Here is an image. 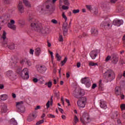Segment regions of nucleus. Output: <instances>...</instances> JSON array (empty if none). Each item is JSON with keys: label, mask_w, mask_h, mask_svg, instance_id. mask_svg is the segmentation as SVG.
I'll list each match as a JSON object with an SVG mask.
<instances>
[{"label": "nucleus", "mask_w": 125, "mask_h": 125, "mask_svg": "<svg viewBox=\"0 0 125 125\" xmlns=\"http://www.w3.org/2000/svg\"><path fill=\"white\" fill-rule=\"evenodd\" d=\"M65 102H66V103H67L68 106L71 105V104H70V101H69V100L65 99Z\"/></svg>", "instance_id": "13d9d810"}, {"label": "nucleus", "mask_w": 125, "mask_h": 125, "mask_svg": "<svg viewBox=\"0 0 125 125\" xmlns=\"http://www.w3.org/2000/svg\"><path fill=\"white\" fill-rule=\"evenodd\" d=\"M38 10L39 11V12H40V13H43V7H42V6H39L38 7Z\"/></svg>", "instance_id": "72a5a7b5"}, {"label": "nucleus", "mask_w": 125, "mask_h": 125, "mask_svg": "<svg viewBox=\"0 0 125 125\" xmlns=\"http://www.w3.org/2000/svg\"><path fill=\"white\" fill-rule=\"evenodd\" d=\"M49 53L51 55V61L52 62H53V59H54V57L53 56V52L49 51Z\"/></svg>", "instance_id": "e433bc0d"}, {"label": "nucleus", "mask_w": 125, "mask_h": 125, "mask_svg": "<svg viewBox=\"0 0 125 125\" xmlns=\"http://www.w3.org/2000/svg\"><path fill=\"white\" fill-rule=\"evenodd\" d=\"M122 77H123V74H119L117 77V80H121V79H122Z\"/></svg>", "instance_id": "3c124183"}, {"label": "nucleus", "mask_w": 125, "mask_h": 125, "mask_svg": "<svg viewBox=\"0 0 125 125\" xmlns=\"http://www.w3.org/2000/svg\"><path fill=\"white\" fill-rule=\"evenodd\" d=\"M37 118V114L36 113H33L29 114L27 118V121L28 122H32Z\"/></svg>", "instance_id": "dca6fc26"}, {"label": "nucleus", "mask_w": 125, "mask_h": 125, "mask_svg": "<svg viewBox=\"0 0 125 125\" xmlns=\"http://www.w3.org/2000/svg\"><path fill=\"white\" fill-rule=\"evenodd\" d=\"M50 104V101H48L46 104L47 109H48V108H49Z\"/></svg>", "instance_id": "5fc2aeb1"}, {"label": "nucleus", "mask_w": 125, "mask_h": 125, "mask_svg": "<svg viewBox=\"0 0 125 125\" xmlns=\"http://www.w3.org/2000/svg\"><path fill=\"white\" fill-rule=\"evenodd\" d=\"M25 64H27L28 67H30L32 65V62H31V61L29 60H26L25 62Z\"/></svg>", "instance_id": "f704fd0d"}, {"label": "nucleus", "mask_w": 125, "mask_h": 125, "mask_svg": "<svg viewBox=\"0 0 125 125\" xmlns=\"http://www.w3.org/2000/svg\"><path fill=\"white\" fill-rule=\"evenodd\" d=\"M10 1H11V0H4V3L5 4H9V3H10Z\"/></svg>", "instance_id": "09e8293b"}, {"label": "nucleus", "mask_w": 125, "mask_h": 125, "mask_svg": "<svg viewBox=\"0 0 125 125\" xmlns=\"http://www.w3.org/2000/svg\"><path fill=\"white\" fill-rule=\"evenodd\" d=\"M48 118H55V116L52 114H49L48 115Z\"/></svg>", "instance_id": "052dcab7"}, {"label": "nucleus", "mask_w": 125, "mask_h": 125, "mask_svg": "<svg viewBox=\"0 0 125 125\" xmlns=\"http://www.w3.org/2000/svg\"><path fill=\"white\" fill-rule=\"evenodd\" d=\"M36 68L39 73H44L46 71V67L42 65H37Z\"/></svg>", "instance_id": "ddd939ff"}, {"label": "nucleus", "mask_w": 125, "mask_h": 125, "mask_svg": "<svg viewBox=\"0 0 125 125\" xmlns=\"http://www.w3.org/2000/svg\"><path fill=\"white\" fill-rule=\"evenodd\" d=\"M16 72L18 74L20 75L21 77L23 80H28L29 78V70H28V68H25L22 71L21 67H17Z\"/></svg>", "instance_id": "f03ea898"}, {"label": "nucleus", "mask_w": 125, "mask_h": 125, "mask_svg": "<svg viewBox=\"0 0 125 125\" xmlns=\"http://www.w3.org/2000/svg\"><path fill=\"white\" fill-rule=\"evenodd\" d=\"M5 75L11 80H15L16 79V74H15L13 71L9 70L5 72Z\"/></svg>", "instance_id": "1a4fd4ad"}, {"label": "nucleus", "mask_w": 125, "mask_h": 125, "mask_svg": "<svg viewBox=\"0 0 125 125\" xmlns=\"http://www.w3.org/2000/svg\"><path fill=\"white\" fill-rule=\"evenodd\" d=\"M47 85L48 87L50 88L52 85V83L51 82H49L48 83H45V85Z\"/></svg>", "instance_id": "a19ab883"}, {"label": "nucleus", "mask_w": 125, "mask_h": 125, "mask_svg": "<svg viewBox=\"0 0 125 125\" xmlns=\"http://www.w3.org/2000/svg\"><path fill=\"white\" fill-rule=\"evenodd\" d=\"M115 94L120 96L121 99H125V96L124 94H122V88L120 86H116L115 88Z\"/></svg>", "instance_id": "6e6552de"}, {"label": "nucleus", "mask_w": 125, "mask_h": 125, "mask_svg": "<svg viewBox=\"0 0 125 125\" xmlns=\"http://www.w3.org/2000/svg\"><path fill=\"white\" fill-rule=\"evenodd\" d=\"M6 32H5V31H3V34L1 37V39H2L3 40V42H7L6 41H5V40L7 39L6 38Z\"/></svg>", "instance_id": "bb28decb"}, {"label": "nucleus", "mask_w": 125, "mask_h": 125, "mask_svg": "<svg viewBox=\"0 0 125 125\" xmlns=\"http://www.w3.org/2000/svg\"><path fill=\"white\" fill-rule=\"evenodd\" d=\"M116 1H118V0H110L111 3H115Z\"/></svg>", "instance_id": "774afa93"}, {"label": "nucleus", "mask_w": 125, "mask_h": 125, "mask_svg": "<svg viewBox=\"0 0 125 125\" xmlns=\"http://www.w3.org/2000/svg\"><path fill=\"white\" fill-rule=\"evenodd\" d=\"M113 24L115 26H117V27H120L121 25L124 24V21L122 20L115 19L113 21Z\"/></svg>", "instance_id": "4468645a"}, {"label": "nucleus", "mask_w": 125, "mask_h": 125, "mask_svg": "<svg viewBox=\"0 0 125 125\" xmlns=\"http://www.w3.org/2000/svg\"><path fill=\"white\" fill-rule=\"evenodd\" d=\"M62 18L65 20L64 22H67V18L66 15H65L64 13H62Z\"/></svg>", "instance_id": "ea45409f"}, {"label": "nucleus", "mask_w": 125, "mask_h": 125, "mask_svg": "<svg viewBox=\"0 0 125 125\" xmlns=\"http://www.w3.org/2000/svg\"><path fill=\"white\" fill-rule=\"evenodd\" d=\"M42 51V50L41 49V48H37L35 49V55L36 56H39L41 54V52Z\"/></svg>", "instance_id": "a878e982"}, {"label": "nucleus", "mask_w": 125, "mask_h": 125, "mask_svg": "<svg viewBox=\"0 0 125 125\" xmlns=\"http://www.w3.org/2000/svg\"><path fill=\"white\" fill-rule=\"evenodd\" d=\"M10 124L13 125H17L18 124L17 122L16 121V120H15L14 118H12V119H11Z\"/></svg>", "instance_id": "c756f323"}, {"label": "nucleus", "mask_w": 125, "mask_h": 125, "mask_svg": "<svg viewBox=\"0 0 125 125\" xmlns=\"http://www.w3.org/2000/svg\"><path fill=\"white\" fill-rule=\"evenodd\" d=\"M29 53L31 55H34V50H33L32 49H30L29 51Z\"/></svg>", "instance_id": "6e6d98bb"}, {"label": "nucleus", "mask_w": 125, "mask_h": 125, "mask_svg": "<svg viewBox=\"0 0 125 125\" xmlns=\"http://www.w3.org/2000/svg\"><path fill=\"white\" fill-rule=\"evenodd\" d=\"M46 7L47 9H49V11L51 12H53V11H54V7L53 6L50 7L49 5H47L46 6Z\"/></svg>", "instance_id": "c85d7f7f"}, {"label": "nucleus", "mask_w": 125, "mask_h": 125, "mask_svg": "<svg viewBox=\"0 0 125 125\" xmlns=\"http://www.w3.org/2000/svg\"><path fill=\"white\" fill-rule=\"evenodd\" d=\"M81 82L82 83H84V84H85V85H86L88 88L90 87V86L91 85V82L88 77L82 78Z\"/></svg>", "instance_id": "0eeeda50"}, {"label": "nucleus", "mask_w": 125, "mask_h": 125, "mask_svg": "<svg viewBox=\"0 0 125 125\" xmlns=\"http://www.w3.org/2000/svg\"><path fill=\"white\" fill-rule=\"evenodd\" d=\"M110 59H111V56H108L106 58V59H105V61L108 62V61H109V60H110Z\"/></svg>", "instance_id": "4d7b16f0"}, {"label": "nucleus", "mask_w": 125, "mask_h": 125, "mask_svg": "<svg viewBox=\"0 0 125 125\" xmlns=\"http://www.w3.org/2000/svg\"><path fill=\"white\" fill-rule=\"evenodd\" d=\"M87 36V34L85 33H83V35H80L79 36V39H82V38H84V37H86Z\"/></svg>", "instance_id": "c03bdc74"}, {"label": "nucleus", "mask_w": 125, "mask_h": 125, "mask_svg": "<svg viewBox=\"0 0 125 125\" xmlns=\"http://www.w3.org/2000/svg\"><path fill=\"white\" fill-rule=\"evenodd\" d=\"M15 21L13 20H11L10 22L7 24L8 27L13 31H15L16 30V25H15Z\"/></svg>", "instance_id": "9b49d317"}, {"label": "nucleus", "mask_w": 125, "mask_h": 125, "mask_svg": "<svg viewBox=\"0 0 125 125\" xmlns=\"http://www.w3.org/2000/svg\"><path fill=\"white\" fill-rule=\"evenodd\" d=\"M68 23L67 22H64L62 25V31L64 36L66 35L68 32Z\"/></svg>", "instance_id": "2eb2a0df"}, {"label": "nucleus", "mask_w": 125, "mask_h": 125, "mask_svg": "<svg viewBox=\"0 0 125 125\" xmlns=\"http://www.w3.org/2000/svg\"><path fill=\"white\" fill-rule=\"evenodd\" d=\"M79 12H80V10L79 9L73 10V13H74V14H77V13H79Z\"/></svg>", "instance_id": "603ef678"}, {"label": "nucleus", "mask_w": 125, "mask_h": 125, "mask_svg": "<svg viewBox=\"0 0 125 125\" xmlns=\"http://www.w3.org/2000/svg\"><path fill=\"white\" fill-rule=\"evenodd\" d=\"M100 53V50H95L92 51L90 53L89 55L92 59H95L96 58V56H97V54Z\"/></svg>", "instance_id": "f8f14e48"}, {"label": "nucleus", "mask_w": 125, "mask_h": 125, "mask_svg": "<svg viewBox=\"0 0 125 125\" xmlns=\"http://www.w3.org/2000/svg\"><path fill=\"white\" fill-rule=\"evenodd\" d=\"M74 122L75 124H77V123H79V118H78V117H77V115L74 116Z\"/></svg>", "instance_id": "c9c22d12"}, {"label": "nucleus", "mask_w": 125, "mask_h": 125, "mask_svg": "<svg viewBox=\"0 0 125 125\" xmlns=\"http://www.w3.org/2000/svg\"><path fill=\"white\" fill-rule=\"evenodd\" d=\"M63 1H64V4L65 5H70V3L68 1V0H63Z\"/></svg>", "instance_id": "8fccbe9b"}, {"label": "nucleus", "mask_w": 125, "mask_h": 125, "mask_svg": "<svg viewBox=\"0 0 125 125\" xmlns=\"http://www.w3.org/2000/svg\"><path fill=\"white\" fill-rule=\"evenodd\" d=\"M26 60H22L21 61L20 63L21 64H23L24 63H26Z\"/></svg>", "instance_id": "bf43d9fd"}, {"label": "nucleus", "mask_w": 125, "mask_h": 125, "mask_svg": "<svg viewBox=\"0 0 125 125\" xmlns=\"http://www.w3.org/2000/svg\"><path fill=\"white\" fill-rule=\"evenodd\" d=\"M105 75L110 82L115 79V73L111 69L107 70V71L105 72Z\"/></svg>", "instance_id": "20e7f679"}, {"label": "nucleus", "mask_w": 125, "mask_h": 125, "mask_svg": "<svg viewBox=\"0 0 125 125\" xmlns=\"http://www.w3.org/2000/svg\"><path fill=\"white\" fill-rule=\"evenodd\" d=\"M89 116L88 115V113H84L83 114L82 118H81V121L83 124H88L89 122Z\"/></svg>", "instance_id": "423d86ee"}, {"label": "nucleus", "mask_w": 125, "mask_h": 125, "mask_svg": "<svg viewBox=\"0 0 125 125\" xmlns=\"http://www.w3.org/2000/svg\"><path fill=\"white\" fill-rule=\"evenodd\" d=\"M111 58L112 63H113L114 64H117L118 61V57H117V56L115 54H113L111 55Z\"/></svg>", "instance_id": "412c9836"}, {"label": "nucleus", "mask_w": 125, "mask_h": 125, "mask_svg": "<svg viewBox=\"0 0 125 125\" xmlns=\"http://www.w3.org/2000/svg\"><path fill=\"white\" fill-rule=\"evenodd\" d=\"M86 7L87 9H88V10H89L90 11H91V10H92V8L91 7V5H86Z\"/></svg>", "instance_id": "37998d69"}, {"label": "nucleus", "mask_w": 125, "mask_h": 125, "mask_svg": "<svg viewBox=\"0 0 125 125\" xmlns=\"http://www.w3.org/2000/svg\"><path fill=\"white\" fill-rule=\"evenodd\" d=\"M56 58H57V60L58 61H60L61 60V59L62 58V57H61L60 55H59V54L56 53Z\"/></svg>", "instance_id": "2f4dec72"}, {"label": "nucleus", "mask_w": 125, "mask_h": 125, "mask_svg": "<svg viewBox=\"0 0 125 125\" xmlns=\"http://www.w3.org/2000/svg\"><path fill=\"white\" fill-rule=\"evenodd\" d=\"M7 111V106L6 104H3L1 105V112L2 113H6Z\"/></svg>", "instance_id": "4be33fe9"}, {"label": "nucleus", "mask_w": 125, "mask_h": 125, "mask_svg": "<svg viewBox=\"0 0 125 125\" xmlns=\"http://www.w3.org/2000/svg\"><path fill=\"white\" fill-rule=\"evenodd\" d=\"M23 2L26 7H31V3L27 0H23Z\"/></svg>", "instance_id": "cd10ccee"}, {"label": "nucleus", "mask_w": 125, "mask_h": 125, "mask_svg": "<svg viewBox=\"0 0 125 125\" xmlns=\"http://www.w3.org/2000/svg\"><path fill=\"white\" fill-rule=\"evenodd\" d=\"M96 86H97V85H96V84L94 83L92 85V89H94V88H95V87H96Z\"/></svg>", "instance_id": "338daca9"}, {"label": "nucleus", "mask_w": 125, "mask_h": 125, "mask_svg": "<svg viewBox=\"0 0 125 125\" xmlns=\"http://www.w3.org/2000/svg\"><path fill=\"white\" fill-rule=\"evenodd\" d=\"M59 42H63V37L61 34H59Z\"/></svg>", "instance_id": "a18cd8bd"}, {"label": "nucleus", "mask_w": 125, "mask_h": 125, "mask_svg": "<svg viewBox=\"0 0 125 125\" xmlns=\"http://www.w3.org/2000/svg\"><path fill=\"white\" fill-rule=\"evenodd\" d=\"M18 8L19 11V12H20V13H23L24 12V6H23V4H22V2H21V1L19 2Z\"/></svg>", "instance_id": "a211bd4d"}, {"label": "nucleus", "mask_w": 125, "mask_h": 125, "mask_svg": "<svg viewBox=\"0 0 125 125\" xmlns=\"http://www.w3.org/2000/svg\"><path fill=\"white\" fill-rule=\"evenodd\" d=\"M120 108L122 111H124L125 110V104H123L120 105Z\"/></svg>", "instance_id": "4c0bfd02"}, {"label": "nucleus", "mask_w": 125, "mask_h": 125, "mask_svg": "<svg viewBox=\"0 0 125 125\" xmlns=\"http://www.w3.org/2000/svg\"><path fill=\"white\" fill-rule=\"evenodd\" d=\"M89 66H96V65H97V63H94L92 62H89Z\"/></svg>", "instance_id": "58836bf2"}, {"label": "nucleus", "mask_w": 125, "mask_h": 125, "mask_svg": "<svg viewBox=\"0 0 125 125\" xmlns=\"http://www.w3.org/2000/svg\"><path fill=\"white\" fill-rule=\"evenodd\" d=\"M1 19H3V17H0V21H1L2 23H4L5 21L6 22L9 21V17H8L7 16H6L4 19V20H1Z\"/></svg>", "instance_id": "5701e85b"}, {"label": "nucleus", "mask_w": 125, "mask_h": 125, "mask_svg": "<svg viewBox=\"0 0 125 125\" xmlns=\"http://www.w3.org/2000/svg\"><path fill=\"white\" fill-rule=\"evenodd\" d=\"M119 115V113L115 112L114 113V117H112V119H116L117 118V117H118V115Z\"/></svg>", "instance_id": "49530a36"}, {"label": "nucleus", "mask_w": 125, "mask_h": 125, "mask_svg": "<svg viewBox=\"0 0 125 125\" xmlns=\"http://www.w3.org/2000/svg\"><path fill=\"white\" fill-rule=\"evenodd\" d=\"M34 83H38L39 80L37 78H34L33 80Z\"/></svg>", "instance_id": "69168bd1"}, {"label": "nucleus", "mask_w": 125, "mask_h": 125, "mask_svg": "<svg viewBox=\"0 0 125 125\" xmlns=\"http://www.w3.org/2000/svg\"><path fill=\"white\" fill-rule=\"evenodd\" d=\"M67 60H68V58H67V57H65L64 60L61 62L62 66H64L65 63L67 62Z\"/></svg>", "instance_id": "473e14b6"}, {"label": "nucleus", "mask_w": 125, "mask_h": 125, "mask_svg": "<svg viewBox=\"0 0 125 125\" xmlns=\"http://www.w3.org/2000/svg\"><path fill=\"white\" fill-rule=\"evenodd\" d=\"M7 99V95L3 94L0 96V101H5Z\"/></svg>", "instance_id": "b1692460"}, {"label": "nucleus", "mask_w": 125, "mask_h": 125, "mask_svg": "<svg viewBox=\"0 0 125 125\" xmlns=\"http://www.w3.org/2000/svg\"><path fill=\"white\" fill-rule=\"evenodd\" d=\"M51 22L52 23H53V24H57L58 22L56 21V20L53 19L51 21Z\"/></svg>", "instance_id": "864d4df0"}, {"label": "nucleus", "mask_w": 125, "mask_h": 125, "mask_svg": "<svg viewBox=\"0 0 125 125\" xmlns=\"http://www.w3.org/2000/svg\"><path fill=\"white\" fill-rule=\"evenodd\" d=\"M83 94H84V93L83 92V89L79 88V89H76L75 90L74 96L76 98H79V97H80V96H81L82 95H83Z\"/></svg>", "instance_id": "9d476101"}, {"label": "nucleus", "mask_w": 125, "mask_h": 125, "mask_svg": "<svg viewBox=\"0 0 125 125\" xmlns=\"http://www.w3.org/2000/svg\"><path fill=\"white\" fill-rule=\"evenodd\" d=\"M4 88V85L2 84H0V89H3Z\"/></svg>", "instance_id": "0e129e2a"}, {"label": "nucleus", "mask_w": 125, "mask_h": 125, "mask_svg": "<svg viewBox=\"0 0 125 125\" xmlns=\"http://www.w3.org/2000/svg\"><path fill=\"white\" fill-rule=\"evenodd\" d=\"M99 86H100V87H101V86H102V80H100L99 82Z\"/></svg>", "instance_id": "680f3d73"}, {"label": "nucleus", "mask_w": 125, "mask_h": 125, "mask_svg": "<svg viewBox=\"0 0 125 125\" xmlns=\"http://www.w3.org/2000/svg\"><path fill=\"white\" fill-rule=\"evenodd\" d=\"M101 26L104 28V29H109L110 28V23L108 22L103 21L101 23Z\"/></svg>", "instance_id": "6ab92c4d"}, {"label": "nucleus", "mask_w": 125, "mask_h": 125, "mask_svg": "<svg viewBox=\"0 0 125 125\" xmlns=\"http://www.w3.org/2000/svg\"><path fill=\"white\" fill-rule=\"evenodd\" d=\"M28 21L31 23V27L34 31H37L42 34H47L48 28L45 27H42V26H41V24L39 23V22L34 18V17L29 16Z\"/></svg>", "instance_id": "f257e3e1"}, {"label": "nucleus", "mask_w": 125, "mask_h": 125, "mask_svg": "<svg viewBox=\"0 0 125 125\" xmlns=\"http://www.w3.org/2000/svg\"><path fill=\"white\" fill-rule=\"evenodd\" d=\"M91 34H92L94 36H97L98 34V31H97V29L93 27L91 30Z\"/></svg>", "instance_id": "393cba45"}, {"label": "nucleus", "mask_w": 125, "mask_h": 125, "mask_svg": "<svg viewBox=\"0 0 125 125\" xmlns=\"http://www.w3.org/2000/svg\"><path fill=\"white\" fill-rule=\"evenodd\" d=\"M23 104V101L16 103V107L19 113H24L25 112V107H24Z\"/></svg>", "instance_id": "7ed1b4c3"}, {"label": "nucleus", "mask_w": 125, "mask_h": 125, "mask_svg": "<svg viewBox=\"0 0 125 125\" xmlns=\"http://www.w3.org/2000/svg\"><path fill=\"white\" fill-rule=\"evenodd\" d=\"M62 8L63 10H67L69 9V6H65V5H62Z\"/></svg>", "instance_id": "79ce46f5"}, {"label": "nucleus", "mask_w": 125, "mask_h": 125, "mask_svg": "<svg viewBox=\"0 0 125 125\" xmlns=\"http://www.w3.org/2000/svg\"><path fill=\"white\" fill-rule=\"evenodd\" d=\"M86 104V98L83 97L80 99L77 102V105L80 108H84Z\"/></svg>", "instance_id": "39448f33"}, {"label": "nucleus", "mask_w": 125, "mask_h": 125, "mask_svg": "<svg viewBox=\"0 0 125 125\" xmlns=\"http://www.w3.org/2000/svg\"><path fill=\"white\" fill-rule=\"evenodd\" d=\"M59 110L60 111V112H61V113L62 114H63L64 113V110H63V109L61 108H59Z\"/></svg>", "instance_id": "e2e57ef3"}, {"label": "nucleus", "mask_w": 125, "mask_h": 125, "mask_svg": "<svg viewBox=\"0 0 125 125\" xmlns=\"http://www.w3.org/2000/svg\"><path fill=\"white\" fill-rule=\"evenodd\" d=\"M43 120H40L39 121H38L37 123H36V125H42V124H43Z\"/></svg>", "instance_id": "de8ad7c7"}, {"label": "nucleus", "mask_w": 125, "mask_h": 125, "mask_svg": "<svg viewBox=\"0 0 125 125\" xmlns=\"http://www.w3.org/2000/svg\"><path fill=\"white\" fill-rule=\"evenodd\" d=\"M64 2V0H60L59 4V7L60 9H61L62 7L63 6V2Z\"/></svg>", "instance_id": "7c9ffc66"}, {"label": "nucleus", "mask_w": 125, "mask_h": 125, "mask_svg": "<svg viewBox=\"0 0 125 125\" xmlns=\"http://www.w3.org/2000/svg\"><path fill=\"white\" fill-rule=\"evenodd\" d=\"M3 46L4 47H7L9 49H14V43H11L10 44L7 45V42H3Z\"/></svg>", "instance_id": "f3484780"}, {"label": "nucleus", "mask_w": 125, "mask_h": 125, "mask_svg": "<svg viewBox=\"0 0 125 125\" xmlns=\"http://www.w3.org/2000/svg\"><path fill=\"white\" fill-rule=\"evenodd\" d=\"M100 106L101 108H102L103 109H106V108H107V104H106V102L104 101V100H101L100 101Z\"/></svg>", "instance_id": "aec40b11"}]
</instances>
